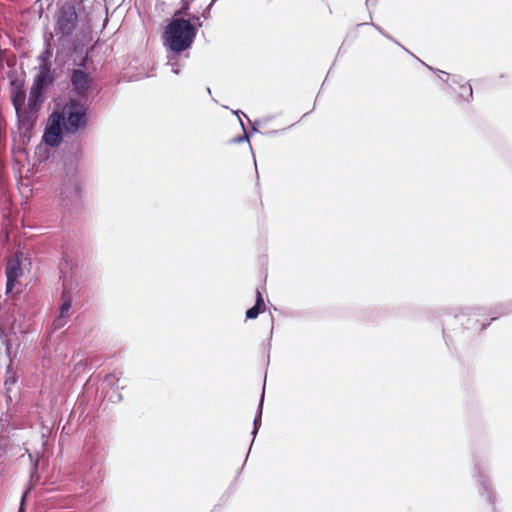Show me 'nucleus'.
I'll return each mask as SVG.
<instances>
[{
  "label": "nucleus",
  "mask_w": 512,
  "mask_h": 512,
  "mask_svg": "<svg viewBox=\"0 0 512 512\" xmlns=\"http://www.w3.org/2000/svg\"><path fill=\"white\" fill-rule=\"evenodd\" d=\"M178 57L179 56H174V54L172 53H169L167 58H168V62L167 64L171 66V71L178 75L180 73V67L178 65Z\"/></svg>",
  "instance_id": "obj_21"
},
{
  "label": "nucleus",
  "mask_w": 512,
  "mask_h": 512,
  "mask_svg": "<svg viewBox=\"0 0 512 512\" xmlns=\"http://www.w3.org/2000/svg\"><path fill=\"white\" fill-rule=\"evenodd\" d=\"M465 310H466V312L464 314H466V315H471V314L480 315V314H482L483 309L481 307H468Z\"/></svg>",
  "instance_id": "obj_28"
},
{
  "label": "nucleus",
  "mask_w": 512,
  "mask_h": 512,
  "mask_svg": "<svg viewBox=\"0 0 512 512\" xmlns=\"http://www.w3.org/2000/svg\"><path fill=\"white\" fill-rule=\"evenodd\" d=\"M196 36V28L191 26V21L178 18L175 14L168 20L162 33V42L167 52L180 56L192 48Z\"/></svg>",
  "instance_id": "obj_2"
},
{
  "label": "nucleus",
  "mask_w": 512,
  "mask_h": 512,
  "mask_svg": "<svg viewBox=\"0 0 512 512\" xmlns=\"http://www.w3.org/2000/svg\"><path fill=\"white\" fill-rule=\"evenodd\" d=\"M107 399L109 402L113 404L120 403L123 400L122 394L119 392V389H111V391L107 394Z\"/></svg>",
  "instance_id": "obj_22"
},
{
  "label": "nucleus",
  "mask_w": 512,
  "mask_h": 512,
  "mask_svg": "<svg viewBox=\"0 0 512 512\" xmlns=\"http://www.w3.org/2000/svg\"><path fill=\"white\" fill-rule=\"evenodd\" d=\"M460 323H461V325L465 326L466 329H471L472 328V327H470L468 325V323L465 324L463 321H461Z\"/></svg>",
  "instance_id": "obj_42"
},
{
  "label": "nucleus",
  "mask_w": 512,
  "mask_h": 512,
  "mask_svg": "<svg viewBox=\"0 0 512 512\" xmlns=\"http://www.w3.org/2000/svg\"><path fill=\"white\" fill-rule=\"evenodd\" d=\"M212 9V5L209 4L204 10L203 12L201 13V17H203L204 19H208L210 17V11Z\"/></svg>",
  "instance_id": "obj_34"
},
{
  "label": "nucleus",
  "mask_w": 512,
  "mask_h": 512,
  "mask_svg": "<svg viewBox=\"0 0 512 512\" xmlns=\"http://www.w3.org/2000/svg\"><path fill=\"white\" fill-rule=\"evenodd\" d=\"M5 274L10 282L18 281V278L22 275V268L18 261H9L5 267Z\"/></svg>",
  "instance_id": "obj_17"
},
{
  "label": "nucleus",
  "mask_w": 512,
  "mask_h": 512,
  "mask_svg": "<svg viewBox=\"0 0 512 512\" xmlns=\"http://www.w3.org/2000/svg\"><path fill=\"white\" fill-rule=\"evenodd\" d=\"M66 317H62L60 316V314L55 318L54 320V326H55V329H59L61 327H63L66 323Z\"/></svg>",
  "instance_id": "obj_29"
},
{
  "label": "nucleus",
  "mask_w": 512,
  "mask_h": 512,
  "mask_svg": "<svg viewBox=\"0 0 512 512\" xmlns=\"http://www.w3.org/2000/svg\"><path fill=\"white\" fill-rule=\"evenodd\" d=\"M47 90L32 84L29 92L28 107L31 111H37L45 99Z\"/></svg>",
  "instance_id": "obj_12"
},
{
  "label": "nucleus",
  "mask_w": 512,
  "mask_h": 512,
  "mask_svg": "<svg viewBox=\"0 0 512 512\" xmlns=\"http://www.w3.org/2000/svg\"><path fill=\"white\" fill-rule=\"evenodd\" d=\"M217 0H211L210 4L213 6Z\"/></svg>",
  "instance_id": "obj_44"
},
{
  "label": "nucleus",
  "mask_w": 512,
  "mask_h": 512,
  "mask_svg": "<svg viewBox=\"0 0 512 512\" xmlns=\"http://www.w3.org/2000/svg\"><path fill=\"white\" fill-rule=\"evenodd\" d=\"M101 461L100 451L96 444L94 442L86 443L85 461L80 471L83 483L93 486L98 482V476L101 474V468L98 465Z\"/></svg>",
  "instance_id": "obj_6"
},
{
  "label": "nucleus",
  "mask_w": 512,
  "mask_h": 512,
  "mask_svg": "<svg viewBox=\"0 0 512 512\" xmlns=\"http://www.w3.org/2000/svg\"><path fill=\"white\" fill-rule=\"evenodd\" d=\"M265 302L262 293L257 289L255 303L245 312L246 319L254 320L264 311Z\"/></svg>",
  "instance_id": "obj_14"
},
{
  "label": "nucleus",
  "mask_w": 512,
  "mask_h": 512,
  "mask_svg": "<svg viewBox=\"0 0 512 512\" xmlns=\"http://www.w3.org/2000/svg\"><path fill=\"white\" fill-rule=\"evenodd\" d=\"M72 301H73L72 292L64 284L63 285V291H62V294H61V305H60V308H59L60 316H62V317H67L68 316V313H69V311H70V309L72 307Z\"/></svg>",
  "instance_id": "obj_16"
},
{
  "label": "nucleus",
  "mask_w": 512,
  "mask_h": 512,
  "mask_svg": "<svg viewBox=\"0 0 512 512\" xmlns=\"http://www.w3.org/2000/svg\"><path fill=\"white\" fill-rule=\"evenodd\" d=\"M450 79L453 84L459 85L460 87H461V85H466L464 83V78L460 75H456V74L450 75Z\"/></svg>",
  "instance_id": "obj_27"
},
{
  "label": "nucleus",
  "mask_w": 512,
  "mask_h": 512,
  "mask_svg": "<svg viewBox=\"0 0 512 512\" xmlns=\"http://www.w3.org/2000/svg\"><path fill=\"white\" fill-rule=\"evenodd\" d=\"M16 381H17V378L15 375V372L12 371L11 365H9L7 367L6 378H5V383H4L7 390H10L11 386H13L16 383Z\"/></svg>",
  "instance_id": "obj_20"
},
{
  "label": "nucleus",
  "mask_w": 512,
  "mask_h": 512,
  "mask_svg": "<svg viewBox=\"0 0 512 512\" xmlns=\"http://www.w3.org/2000/svg\"><path fill=\"white\" fill-rule=\"evenodd\" d=\"M376 1L377 0H366L365 3H366V6L368 8H370V6H374L376 4Z\"/></svg>",
  "instance_id": "obj_38"
},
{
  "label": "nucleus",
  "mask_w": 512,
  "mask_h": 512,
  "mask_svg": "<svg viewBox=\"0 0 512 512\" xmlns=\"http://www.w3.org/2000/svg\"><path fill=\"white\" fill-rule=\"evenodd\" d=\"M29 493V490H26L23 495H22V498H21V502H20V506L18 508V512H26V508H25V498L27 496V494Z\"/></svg>",
  "instance_id": "obj_31"
},
{
  "label": "nucleus",
  "mask_w": 512,
  "mask_h": 512,
  "mask_svg": "<svg viewBox=\"0 0 512 512\" xmlns=\"http://www.w3.org/2000/svg\"><path fill=\"white\" fill-rule=\"evenodd\" d=\"M244 141H249V137L246 133L242 134V135H238L237 137H235L233 139V142L235 143H241V142H244Z\"/></svg>",
  "instance_id": "obj_32"
},
{
  "label": "nucleus",
  "mask_w": 512,
  "mask_h": 512,
  "mask_svg": "<svg viewBox=\"0 0 512 512\" xmlns=\"http://www.w3.org/2000/svg\"><path fill=\"white\" fill-rule=\"evenodd\" d=\"M58 201L65 214H78L82 211L84 207L82 183L76 170L68 172L63 177Z\"/></svg>",
  "instance_id": "obj_3"
},
{
  "label": "nucleus",
  "mask_w": 512,
  "mask_h": 512,
  "mask_svg": "<svg viewBox=\"0 0 512 512\" xmlns=\"http://www.w3.org/2000/svg\"><path fill=\"white\" fill-rule=\"evenodd\" d=\"M187 16V19L186 20H190L191 21V26L192 27H195L196 28V33H198V29L202 27L203 23L202 21L200 20V17L194 15V14H190L189 15H186Z\"/></svg>",
  "instance_id": "obj_26"
},
{
  "label": "nucleus",
  "mask_w": 512,
  "mask_h": 512,
  "mask_svg": "<svg viewBox=\"0 0 512 512\" xmlns=\"http://www.w3.org/2000/svg\"><path fill=\"white\" fill-rule=\"evenodd\" d=\"M16 282L17 281L10 282L9 279H7V281H6V293L7 294H10L13 292Z\"/></svg>",
  "instance_id": "obj_33"
},
{
  "label": "nucleus",
  "mask_w": 512,
  "mask_h": 512,
  "mask_svg": "<svg viewBox=\"0 0 512 512\" xmlns=\"http://www.w3.org/2000/svg\"><path fill=\"white\" fill-rule=\"evenodd\" d=\"M459 97L466 102H471L473 99L472 86L468 83L466 85H461Z\"/></svg>",
  "instance_id": "obj_19"
},
{
  "label": "nucleus",
  "mask_w": 512,
  "mask_h": 512,
  "mask_svg": "<svg viewBox=\"0 0 512 512\" xmlns=\"http://www.w3.org/2000/svg\"><path fill=\"white\" fill-rule=\"evenodd\" d=\"M268 133H269V134H271V135H274V134H277V133H278V131L274 130V131H270V132H268Z\"/></svg>",
  "instance_id": "obj_43"
},
{
  "label": "nucleus",
  "mask_w": 512,
  "mask_h": 512,
  "mask_svg": "<svg viewBox=\"0 0 512 512\" xmlns=\"http://www.w3.org/2000/svg\"><path fill=\"white\" fill-rule=\"evenodd\" d=\"M233 113L238 116L240 124H241V127L244 129V124H243V122H242V120L240 118V114L243 115L246 118H247V116L241 110L233 111Z\"/></svg>",
  "instance_id": "obj_37"
},
{
  "label": "nucleus",
  "mask_w": 512,
  "mask_h": 512,
  "mask_svg": "<svg viewBox=\"0 0 512 512\" xmlns=\"http://www.w3.org/2000/svg\"><path fill=\"white\" fill-rule=\"evenodd\" d=\"M66 136L69 135L62 130L61 126H57V123L52 121L51 116H49L41 142L50 148H57Z\"/></svg>",
  "instance_id": "obj_8"
},
{
  "label": "nucleus",
  "mask_w": 512,
  "mask_h": 512,
  "mask_svg": "<svg viewBox=\"0 0 512 512\" xmlns=\"http://www.w3.org/2000/svg\"><path fill=\"white\" fill-rule=\"evenodd\" d=\"M56 80L52 64H39L38 72L34 76L33 85L48 90Z\"/></svg>",
  "instance_id": "obj_10"
},
{
  "label": "nucleus",
  "mask_w": 512,
  "mask_h": 512,
  "mask_svg": "<svg viewBox=\"0 0 512 512\" xmlns=\"http://www.w3.org/2000/svg\"><path fill=\"white\" fill-rule=\"evenodd\" d=\"M369 23L366 22V23H360L358 24L357 26H363V25H368ZM381 35H383L384 37H386L388 40L392 41L393 43L397 44V45H400V43L395 39L393 38L391 35H389L382 27H380L379 25H376L374 24L373 22L370 23Z\"/></svg>",
  "instance_id": "obj_23"
},
{
  "label": "nucleus",
  "mask_w": 512,
  "mask_h": 512,
  "mask_svg": "<svg viewBox=\"0 0 512 512\" xmlns=\"http://www.w3.org/2000/svg\"><path fill=\"white\" fill-rule=\"evenodd\" d=\"M264 390H265V386L263 387V390H262V394H261V397H260V401H259V404H258V407H257V411H256V414H255V417H254V420H253V429H252V436H253V439H255L260 427H261V423H262V413H263V404H264ZM254 443V440H252V443L250 445V447H252ZM249 450H251V448H249ZM249 453L250 451H248L247 453V456H246V459L248 458L249 456Z\"/></svg>",
  "instance_id": "obj_15"
},
{
  "label": "nucleus",
  "mask_w": 512,
  "mask_h": 512,
  "mask_svg": "<svg viewBox=\"0 0 512 512\" xmlns=\"http://www.w3.org/2000/svg\"><path fill=\"white\" fill-rule=\"evenodd\" d=\"M11 86V102L15 111L19 113L24 107L26 100V90L23 83L13 79L10 81Z\"/></svg>",
  "instance_id": "obj_11"
},
{
  "label": "nucleus",
  "mask_w": 512,
  "mask_h": 512,
  "mask_svg": "<svg viewBox=\"0 0 512 512\" xmlns=\"http://www.w3.org/2000/svg\"><path fill=\"white\" fill-rule=\"evenodd\" d=\"M207 93L211 94V90L209 87H207Z\"/></svg>",
  "instance_id": "obj_46"
},
{
  "label": "nucleus",
  "mask_w": 512,
  "mask_h": 512,
  "mask_svg": "<svg viewBox=\"0 0 512 512\" xmlns=\"http://www.w3.org/2000/svg\"><path fill=\"white\" fill-rule=\"evenodd\" d=\"M78 21V14L73 4L65 3L59 8L54 26L59 42H65L67 38L73 35Z\"/></svg>",
  "instance_id": "obj_5"
},
{
  "label": "nucleus",
  "mask_w": 512,
  "mask_h": 512,
  "mask_svg": "<svg viewBox=\"0 0 512 512\" xmlns=\"http://www.w3.org/2000/svg\"><path fill=\"white\" fill-rule=\"evenodd\" d=\"M499 309V314L500 315H505V314H508L510 312V310L508 309V307L506 305H500L498 307Z\"/></svg>",
  "instance_id": "obj_35"
},
{
  "label": "nucleus",
  "mask_w": 512,
  "mask_h": 512,
  "mask_svg": "<svg viewBox=\"0 0 512 512\" xmlns=\"http://www.w3.org/2000/svg\"><path fill=\"white\" fill-rule=\"evenodd\" d=\"M51 120L61 126L68 135H76L90 124V107L85 101L69 96L65 103L51 114Z\"/></svg>",
  "instance_id": "obj_1"
},
{
  "label": "nucleus",
  "mask_w": 512,
  "mask_h": 512,
  "mask_svg": "<svg viewBox=\"0 0 512 512\" xmlns=\"http://www.w3.org/2000/svg\"><path fill=\"white\" fill-rule=\"evenodd\" d=\"M473 478L478 484V494L490 507L491 512L496 510V492L489 475L488 460L481 456H474L473 459Z\"/></svg>",
  "instance_id": "obj_4"
},
{
  "label": "nucleus",
  "mask_w": 512,
  "mask_h": 512,
  "mask_svg": "<svg viewBox=\"0 0 512 512\" xmlns=\"http://www.w3.org/2000/svg\"><path fill=\"white\" fill-rule=\"evenodd\" d=\"M60 43H61V47H58L56 50L55 62L59 61L61 54L64 50L65 43L69 44L68 49H69L70 55H79L83 51V45L78 38L70 39V37H69L66 39L65 42H60Z\"/></svg>",
  "instance_id": "obj_13"
},
{
  "label": "nucleus",
  "mask_w": 512,
  "mask_h": 512,
  "mask_svg": "<svg viewBox=\"0 0 512 512\" xmlns=\"http://www.w3.org/2000/svg\"><path fill=\"white\" fill-rule=\"evenodd\" d=\"M104 382L111 388V389H119L118 382L119 378L116 377L115 374H109L105 377Z\"/></svg>",
  "instance_id": "obj_24"
},
{
  "label": "nucleus",
  "mask_w": 512,
  "mask_h": 512,
  "mask_svg": "<svg viewBox=\"0 0 512 512\" xmlns=\"http://www.w3.org/2000/svg\"><path fill=\"white\" fill-rule=\"evenodd\" d=\"M71 95L77 100L88 103L94 86L91 74L84 68L73 69L70 73Z\"/></svg>",
  "instance_id": "obj_7"
},
{
  "label": "nucleus",
  "mask_w": 512,
  "mask_h": 512,
  "mask_svg": "<svg viewBox=\"0 0 512 512\" xmlns=\"http://www.w3.org/2000/svg\"><path fill=\"white\" fill-rule=\"evenodd\" d=\"M53 56V47L48 38H45L43 51L38 55L37 59L40 64H52L51 58Z\"/></svg>",
  "instance_id": "obj_18"
},
{
  "label": "nucleus",
  "mask_w": 512,
  "mask_h": 512,
  "mask_svg": "<svg viewBox=\"0 0 512 512\" xmlns=\"http://www.w3.org/2000/svg\"><path fill=\"white\" fill-rule=\"evenodd\" d=\"M422 63H423V64H424V65H425L429 70L433 71L434 73L439 74V78H440L443 82H445V83H447V82H448V80H449V78H450V74H449V73H447V72H445V71H442V70H440V69H437V68H433V67H431V66H429V65L425 64L424 62H422Z\"/></svg>",
  "instance_id": "obj_25"
},
{
  "label": "nucleus",
  "mask_w": 512,
  "mask_h": 512,
  "mask_svg": "<svg viewBox=\"0 0 512 512\" xmlns=\"http://www.w3.org/2000/svg\"><path fill=\"white\" fill-rule=\"evenodd\" d=\"M257 125H258V123H257V122H254V123H253V125H252V127H251L252 132H258Z\"/></svg>",
  "instance_id": "obj_39"
},
{
  "label": "nucleus",
  "mask_w": 512,
  "mask_h": 512,
  "mask_svg": "<svg viewBox=\"0 0 512 512\" xmlns=\"http://www.w3.org/2000/svg\"><path fill=\"white\" fill-rule=\"evenodd\" d=\"M80 65H81V67H84V60H81Z\"/></svg>",
  "instance_id": "obj_45"
},
{
  "label": "nucleus",
  "mask_w": 512,
  "mask_h": 512,
  "mask_svg": "<svg viewBox=\"0 0 512 512\" xmlns=\"http://www.w3.org/2000/svg\"><path fill=\"white\" fill-rule=\"evenodd\" d=\"M35 112L36 111H31L30 109L27 113H25L23 109L19 111V113L16 112L18 119V130L23 144H26L30 141V134L35 124Z\"/></svg>",
  "instance_id": "obj_9"
},
{
  "label": "nucleus",
  "mask_w": 512,
  "mask_h": 512,
  "mask_svg": "<svg viewBox=\"0 0 512 512\" xmlns=\"http://www.w3.org/2000/svg\"><path fill=\"white\" fill-rule=\"evenodd\" d=\"M189 9H190V5H189V2L187 0H182V7H181V13L186 16V15H189Z\"/></svg>",
  "instance_id": "obj_30"
},
{
  "label": "nucleus",
  "mask_w": 512,
  "mask_h": 512,
  "mask_svg": "<svg viewBox=\"0 0 512 512\" xmlns=\"http://www.w3.org/2000/svg\"><path fill=\"white\" fill-rule=\"evenodd\" d=\"M403 50H405L407 53L411 54L412 57H415V54H412L407 48H405L404 46H402L401 44L399 45Z\"/></svg>",
  "instance_id": "obj_41"
},
{
  "label": "nucleus",
  "mask_w": 512,
  "mask_h": 512,
  "mask_svg": "<svg viewBox=\"0 0 512 512\" xmlns=\"http://www.w3.org/2000/svg\"><path fill=\"white\" fill-rule=\"evenodd\" d=\"M497 318H498V317H497V316H495V317H492V318H491L490 322H487V323H481V324H480V328H479V330H480V331L485 330V329L490 325V323H491L492 321L496 320Z\"/></svg>",
  "instance_id": "obj_36"
},
{
  "label": "nucleus",
  "mask_w": 512,
  "mask_h": 512,
  "mask_svg": "<svg viewBox=\"0 0 512 512\" xmlns=\"http://www.w3.org/2000/svg\"><path fill=\"white\" fill-rule=\"evenodd\" d=\"M63 261H64V263H65V265H66L67 267H70V268H71V265L69 264V262H68V260H67V258H66V255H64V256H63Z\"/></svg>",
  "instance_id": "obj_40"
}]
</instances>
